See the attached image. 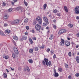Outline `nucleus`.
Wrapping results in <instances>:
<instances>
[{"label":"nucleus","instance_id":"nucleus-49","mask_svg":"<svg viewBox=\"0 0 79 79\" xmlns=\"http://www.w3.org/2000/svg\"><path fill=\"white\" fill-rule=\"evenodd\" d=\"M53 58L54 59H55L56 58V55L55 54H54L53 56Z\"/></svg>","mask_w":79,"mask_h":79},{"label":"nucleus","instance_id":"nucleus-44","mask_svg":"<svg viewBox=\"0 0 79 79\" xmlns=\"http://www.w3.org/2000/svg\"><path fill=\"white\" fill-rule=\"evenodd\" d=\"M53 27L54 29H56V25H53Z\"/></svg>","mask_w":79,"mask_h":79},{"label":"nucleus","instance_id":"nucleus-55","mask_svg":"<svg viewBox=\"0 0 79 79\" xmlns=\"http://www.w3.org/2000/svg\"><path fill=\"white\" fill-rule=\"evenodd\" d=\"M24 34H25V35H28V33H27V32H25V33H24Z\"/></svg>","mask_w":79,"mask_h":79},{"label":"nucleus","instance_id":"nucleus-63","mask_svg":"<svg viewBox=\"0 0 79 79\" xmlns=\"http://www.w3.org/2000/svg\"><path fill=\"white\" fill-rule=\"evenodd\" d=\"M72 45H74V43L73 42H72Z\"/></svg>","mask_w":79,"mask_h":79},{"label":"nucleus","instance_id":"nucleus-30","mask_svg":"<svg viewBox=\"0 0 79 79\" xmlns=\"http://www.w3.org/2000/svg\"><path fill=\"white\" fill-rule=\"evenodd\" d=\"M69 27H73V25L72 24H69Z\"/></svg>","mask_w":79,"mask_h":79},{"label":"nucleus","instance_id":"nucleus-53","mask_svg":"<svg viewBox=\"0 0 79 79\" xmlns=\"http://www.w3.org/2000/svg\"><path fill=\"white\" fill-rule=\"evenodd\" d=\"M71 76H69V79H71Z\"/></svg>","mask_w":79,"mask_h":79},{"label":"nucleus","instance_id":"nucleus-43","mask_svg":"<svg viewBox=\"0 0 79 79\" xmlns=\"http://www.w3.org/2000/svg\"><path fill=\"white\" fill-rule=\"evenodd\" d=\"M24 4L25 6H27V3L26 2H25V1H24Z\"/></svg>","mask_w":79,"mask_h":79},{"label":"nucleus","instance_id":"nucleus-42","mask_svg":"<svg viewBox=\"0 0 79 79\" xmlns=\"http://www.w3.org/2000/svg\"><path fill=\"white\" fill-rule=\"evenodd\" d=\"M75 76H76V77H79V73H76L75 74Z\"/></svg>","mask_w":79,"mask_h":79},{"label":"nucleus","instance_id":"nucleus-16","mask_svg":"<svg viewBox=\"0 0 79 79\" xmlns=\"http://www.w3.org/2000/svg\"><path fill=\"white\" fill-rule=\"evenodd\" d=\"M13 38L15 40H18V38L16 36H14Z\"/></svg>","mask_w":79,"mask_h":79},{"label":"nucleus","instance_id":"nucleus-50","mask_svg":"<svg viewBox=\"0 0 79 79\" xmlns=\"http://www.w3.org/2000/svg\"><path fill=\"white\" fill-rule=\"evenodd\" d=\"M8 26V24H6V23H4V26L5 27H6V26Z\"/></svg>","mask_w":79,"mask_h":79},{"label":"nucleus","instance_id":"nucleus-17","mask_svg":"<svg viewBox=\"0 0 79 79\" xmlns=\"http://www.w3.org/2000/svg\"><path fill=\"white\" fill-rule=\"evenodd\" d=\"M64 9L65 11L67 13L68 12V8L66 7V6H64Z\"/></svg>","mask_w":79,"mask_h":79},{"label":"nucleus","instance_id":"nucleus-1","mask_svg":"<svg viewBox=\"0 0 79 79\" xmlns=\"http://www.w3.org/2000/svg\"><path fill=\"white\" fill-rule=\"evenodd\" d=\"M10 23L12 25L18 24L19 23V20L18 19L12 21Z\"/></svg>","mask_w":79,"mask_h":79},{"label":"nucleus","instance_id":"nucleus-23","mask_svg":"<svg viewBox=\"0 0 79 79\" xmlns=\"http://www.w3.org/2000/svg\"><path fill=\"white\" fill-rule=\"evenodd\" d=\"M20 10V7H18L15 8V10L16 11H19V10Z\"/></svg>","mask_w":79,"mask_h":79},{"label":"nucleus","instance_id":"nucleus-46","mask_svg":"<svg viewBox=\"0 0 79 79\" xmlns=\"http://www.w3.org/2000/svg\"><path fill=\"white\" fill-rule=\"evenodd\" d=\"M50 48H48L46 50V51L47 52H50Z\"/></svg>","mask_w":79,"mask_h":79},{"label":"nucleus","instance_id":"nucleus-10","mask_svg":"<svg viewBox=\"0 0 79 79\" xmlns=\"http://www.w3.org/2000/svg\"><path fill=\"white\" fill-rule=\"evenodd\" d=\"M64 44V40L63 39H61V42L60 43V45L61 46H63Z\"/></svg>","mask_w":79,"mask_h":79},{"label":"nucleus","instance_id":"nucleus-62","mask_svg":"<svg viewBox=\"0 0 79 79\" xmlns=\"http://www.w3.org/2000/svg\"><path fill=\"white\" fill-rule=\"evenodd\" d=\"M10 68L12 70V71H13V70H14V68L12 69L11 68V67H10Z\"/></svg>","mask_w":79,"mask_h":79},{"label":"nucleus","instance_id":"nucleus-34","mask_svg":"<svg viewBox=\"0 0 79 79\" xmlns=\"http://www.w3.org/2000/svg\"><path fill=\"white\" fill-rule=\"evenodd\" d=\"M48 65H49V66H51V65H52V62H51V61H49L48 62Z\"/></svg>","mask_w":79,"mask_h":79},{"label":"nucleus","instance_id":"nucleus-36","mask_svg":"<svg viewBox=\"0 0 79 79\" xmlns=\"http://www.w3.org/2000/svg\"><path fill=\"white\" fill-rule=\"evenodd\" d=\"M40 48L44 49V45H42V46L40 47Z\"/></svg>","mask_w":79,"mask_h":79},{"label":"nucleus","instance_id":"nucleus-54","mask_svg":"<svg viewBox=\"0 0 79 79\" xmlns=\"http://www.w3.org/2000/svg\"><path fill=\"white\" fill-rule=\"evenodd\" d=\"M54 73H56V69H54Z\"/></svg>","mask_w":79,"mask_h":79},{"label":"nucleus","instance_id":"nucleus-61","mask_svg":"<svg viewBox=\"0 0 79 79\" xmlns=\"http://www.w3.org/2000/svg\"><path fill=\"white\" fill-rule=\"evenodd\" d=\"M57 16H60V14H58Z\"/></svg>","mask_w":79,"mask_h":79},{"label":"nucleus","instance_id":"nucleus-48","mask_svg":"<svg viewBox=\"0 0 79 79\" xmlns=\"http://www.w3.org/2000/svg\"><path fill=\"white\" fill-rule=\"evenodd\" d=\"M5 5H6V3L5 2H3L2 4V6H5Z\"/></svg>","mask_w":79,"mask_h":79},{"label":"nucleus","instance_id":"nucleus-27","mask_svg":"<svg viewBox=\"0 0 79 79\" xmlns=\"http://www.w3.org/2000/svg\"><path fill=\"white\" fill-rule=\"evenodd\" d=\"M12 57L13 58H15V57L16 56V55H15V53H12Z\"/></svg>","mask_w":79,"mask_h":79},{"label":"nucleus","instance_id":"nucleus-60","mask_svg":"<svg viewBox=\"0 0 79 79\" xmlns=\"http://www.w3.org/2000/svg\"><path fill=\"white\" fill-rule=\"evenodd\" d=\"M76 61L77 63H79V59L77 60Z\"/></svg>","mask_w":79,"mask_h":79},{"label":"nucleus","instance_id":"nucleus-33","mask_svg":"<svg viewBox=\"0 0 79 79\" xmlns=\"http://www.w3.org/2000/svg\"><path fill=\"white\" fill-rule=\"evenodd\" d=\"M47 23H44L43 24V26H44V27L47 26Z\"/></svg>","mask_w":79,"mask_h":79},{"label":"nucleus","instance_id":"nucleus-5","mask_svg":"<svg viewBox=\"0 0 79 79\" xmlns=\"http://www.w3.org/2000/svg\"><path fill=\"white\" fill-rule=\"evenodd\" d=\"M75 13L79 14V6H77L75 8Z\"/></svg>","mask_w":79,"mask_h":79},{"label":"nucleus","instance_id":"nucleus-20","mask_svg":"<svg viewBox=\"0 0 79 79\" xmlns=\"http://www.w3.org/2000/svg\"><path fill=\"white\" fill-rule=\"evenodd\" d=\"M27 38V36H26L24 35L22 36V39H23V40H26Z\"/></svg>","mask_w":79,"mask_h":79},{"label":"nucleus","instance_id":"nucleus-28","mask_svg":"<svg viewBox=\"0 0 79 79\" xmlns=\"http://www.w3.org/2000/svg\"><path fill=\"white\" fill-rule=\"evenodd\" d=\"M34 50L32 49H31L30 50H29V52H30L31 53L33 52Z\"/></svg>","mask_w":79,"mask_h":79},{"label":"nucleus","instance_id":"nucleus-64","mask_svg":"<svg viewBox=\"0 0 79 79\" xmlns=\"http://www.w3.org/2000/svg\"><path fill=\"white\" fill-rule=\"evenodd\" d=\"M46 29H49V28L48 27H46Z\"/></svg>","mask_w":79,"mask_h":79},{"label":"nucleus","instance_id":"nucleus-40","mask_svg":"<svg viewBox=\"0 0 79 79\" xmlns=\"http://www.w3.org/2000/svg\"><path fill=\"white\" fill-rule=\"evenodd\" d=\"M58 70L60 72H61V71H62V69L61 68H59Z\"/></svg>","mask_w":79,"mask_h":79},{"label":"nucleus","instance_id":"nucleus-58","mask_svg":"<svg viewBox=\"0 0 79 79\" xmlns=\"http://www.w3.org/2000/svg\"><path fill=\"white\" fill-rule=\"evenodd\" d=\"M41 30L42 31H43V30H44V27H41Z\"/></svg>","mask_w":79,"mask_h":79},{"label":"nucleus","instance_id":"nucleus-8","mask_svg":"<svg viewBox=\"0 0 79 79\" xmlns=\"http://www.w3.org/2000/svg\"><path fill=\"white\" fill-rule=\"evenodd\" d=\"M43 19L44 21L45 22L46 24H49V22H48V19L46 17H43Z\"/></svg>","mask_w":79,"mask_h":79},{"label":"nucleus","instance_id":"nucleus-25","mask_svg":"<svg viewBox=\"0 0 79 79\" xmlns=\"http://www.w3.org/2000/svg\"><path fill=\"white\" fill-rule=\"evenodd\" d=\"M35 50L36 51H38V50H39V48H38V47L36 46L35 47Z\"/></svg>","mask_w":79,"mask_h":79},{"label":"nucleus","instance_id":"nucleus-14","mask_svg":"<svg viewBox=\"0 0 79 79\" xmlns=\"http://www.w3.org/2000/svg\"><path fill=\"white\" fill-rule=\"evenodd\" d=\"M0 35H5V34L3 33V32H2V31L1 30H0Z\"/></svg>","mask_w":79,"mask_h":79},{"label":"nucleus","instance_id":"nucleus-51","mask_svg":"<svg viewBox=\"0 0 79 79\" xmlns=\"http://www.w3.org/2000/svg\"><path fill=\"white\" fill-rule=\"evenodd\" d=\"M53 23H56V19H54L53 20Z\"/></svg>","mask_w":79,"mask_h":79},{"label":"nucleus","instance_id":"nucleus-37","mask_svg":"<svg viewBox=\"0 0 79 79\" xmlns=\"http://www.w3.org/2000/svg\"><path fill=\"white\" fill-rule=\"evenodd\" d=\"M29 27L28 26H27L26 27V28L27 29V30H29Z\"/></svg>","mask_w":79,"mask_h":79},{"label":"nucleus","instance_id":"nucleus-59","mask_svg":"<svg viewBox=\"0 0 79 79\" xmlns=\"http://www.w3.org/2000/svg\"><path fill=\"white\" fill-rule=\"evenodd\" d=\"M36 38H35V37H34L33 39V40H36Z\"/></svg>","mask_w":79,"mask_h":79},{"label":"nucleus","instance_id":"nucleus-7","mask_svg":"<svg viewBox=\"0 0 79 79\" xmlns=\"http://www.w3.org/2000/svg\"><path fill=\"white\" fill-rule=\"evenodd\" d=\"M14 51L15 54L18 55V54H19V51H18V49L16 47L14 48Z\"/></svg>","mask_w":79,"mask_h":79},{"label":"nucleus","instance_id":"nucleus-4","mask_svg":"<svg viewBox=\"0 0 79 79\" xmlns=\"http://www.w3.org/2000/svg\"><path fill=\"white\" fill-rule=\"evenodd\" d=\"M35 28L37 31H40V29H41V26L38 24H37L35 25Z\"/></svg>","mask_w":79,"mask_h":79},{"label":"nucleus","instance_id":"nucleus-41","mask_svg":"<svg viewBox=\"0 0 79 79\" xmlns=\"http://www.w3.org/2000/svg\"><path fill=\"white\" fill-rule=\"evenodd\" d=\"M53 11L54 13H57V10H56V9H55Z\"/></svg>","mask_w":79,"mask_h":79},{"label":"nucleus","instance_id":"nucleus-2","mask_svg":"<svg viewBox=\"0 0 79 79\" xmlns=\"http://www.w3.org/2000/svg\"><path fill=\"white\" fill-rule=\"evenodd\" d=\"M48 60L47 58H45L44 59V60L42 62V63L44 66L45 65V63L47 66H48Z\"/></svg>","mask_w":79,"mask_h":79},{"label":"nucleus","instance_id":"nucleus-19","mask_svg":"<svg viewBox=\"0 0 79 79\" xmlns=\"http://www.w3.org/2000/svg\"><path fill=\"white\" fill-rule=\"evenodd\" d=\"M29 41L30 42L31 44H33V41H32V40L31 38H29Z\"/></svg>","mask_w":79,"mask_h":79},{"label":"nucleus","instance_id":"nucleus-38","mask_svg":"<svg viewBox=\"0 0 79 79\" xmlns=\"http://www.w3.org/2000/svg\"><path fill=\"white\" fill-rule=\"evenodd\" d=\"M65 66L66 68H68V65L66 64H65Z\"/></svg>","mask_w":79,"mask_h":79},{"label":"nucleus","instance_id":"nucleus-35","mask_svg":"<svg viewBox=\"0 0 79 79\" xmlns=\"http://www.w3.org/2000/svg\"><path fill=\"white\" fill-rule=\"evenodd\" d=\"M71 54H72V53L71 52H69L68 55L69 56H71V55H72Z\"/></svg>","mask_w":79,"mask_h":79},{"label":"nucleus","instance_id":"nucleus-3","mask_svg":"<svg viewBox=\"0 0 79 79\" xmlns=\"http://www.w3.org/2000/svg\"><path fill=\"white\" fill-rule=\"evenodd\" d=\"M36 21L39 22V24H41L42 23V18L40 17L39 16H38L36 18Z\"/></svg>","mask_w":79,"mask_h":79},{"label":"nucleus","instance_id":"nucleus-31","mask_svg":"<svg viewBox=\"0 0 79 79\" xmlns=\"http://www.w3.org/2000/svg\"><path fill=\"white\" fill-rule=\"evenodd\" d=\"M29 62L30 63H33V60L31 59H30L28 60Z\"/></svg>","mask_w":79,"mask_h":79},{"label":"nucleus","instance_id":"nucleus-56","mask_svg":"<svg viewBox=\"0 0 79 79\" xmlns=\"http://www.w3.org/2000/svg\"><path fill=\"white\" fill-rule=\"evenodd\" d=\"M76 19H79V16H77L76 17Z\"/></svg>","mask_w":79,"mask_h":79},{"label":"nucleus","instance_id":"nucleus-9","mask_svg":"<svg viewBox=\"0 0 79 79\" xmlns=\"http://www.w3.org/2000/svg\"><path fill=\"white\" fill-rule=\"evenodd\" d=\"M70 44H71V43L69 41H66L65 43V44L67 47H69L70 45Z\"/></svg>","mask_w":79,"mask_h":79},{"label":"nucleus","instance_id":"nucleus-11","mask_svg":"<svg viewBox=\"0 0 79 79\" xmlns=\"http://www.w3.org/2000/svg\"><path fill=\"white\" fill-rule=\"evenodd\" d=\"M3 58H5L6 60H8V59H9V58H10V56L4 55L3 56Z\"/></svg>","mask_w":79,"mask_h":79},{"label":"nucleus","instance_id":"nucleus-6","mask_svg":"<svg viewBox=\"0 0 79 79\" xmlns=\"http://www.w3.org/2000/svg\"><path fill=\"white\" fill-rule=\"evenodd\" d=\"M66 32V30L65 29H62L60 30L58 33L59 35H61L62 34L65 33Z\"/></svg>","mask_w":79,"mask_h":79},{"label":"nucleus","instance_id":"nucleus-52","mask_svg":"<svg viewBox=\"0 0 79 79\" xmlns=\"http://www.w3.org/2000/svg\"><path fill=\"white\" fill-rule=\"evenodd\" d=\"M77 37H79V33H77Z\"/></svg>","mask_w":79,"mask_h":79},{"label":"nucleus","instance_id":"nucleus-24","mask_svg":"<svg viewBox=\"0 0 79 79\" xmlns=\"http://www.w3.org/2000/svg\"><path fill=\"white\" fill-rule=\"evenodd\" d=\"M26 69L27 71V72H29V71H30V69H29V67L27 66L26 67Z\"/></svg>","mask_w":79,"mask_h":79},{"label":"nucleus","instance_id":"nucleus-22","mask_svg":"<svg viewBox=\"0 0 79 79\" xmlns=\"http://www.w3.org/2000/svg\"><path fill=\"white\" fill-rule=\"evenodd\" d=\"M28 21H29L28 19L27 18H26L24 20V22L25 23H28Z\"/></svg>","mask_w":79,"mask_h":79},{"label":"nucleus","instance_id":"nucleus-32","mask_svg":"<svg viewBox=\"0 0 79 79\" xmlns=\"http://www.w3.org/2000/svg\"><path fill=\"white\" fill-rule=\"evenodd\" d=\"M44 8V9H45L46 8V7H47V4H45L43 6Z\"/></svg>","mask_w":79,"mask_h":79},{"label":"nucleus","instance_id":"nucleus-47","mask_svg":"<svg viewBox=\"0 0 79 79\" xmlns=\"http://www.w3.org/2000/svg\"><path fill=\"white\" fill-rule=\"evenodd\" d=\"M31 32H32V33H34L35 32V31H34V30H32L31 31Z\"/></svg>","mask_w":79,"mask_h":79},{"label":"nucleus","instance_id":"nucleus-39","mask_svg":"<svg viewBox=\"0 0 79 79\" xmlns=\"http://www.w3.org/2000/svg\"><path fill=\"white\" fill-rule=\"evenodd\" d=\"M51 52L52 55H53V54H54V51H53V50H52L51 51Z\"/></svg>","mask_w":79,"mask_h":79},{"label":"nucleus","instance_id":"nucleus-29","mask_svg":"<svg viewBox=\"0 0 79 79\" xmlns=\"http://www.w3.org/2000/svg\"><path fill=\"white\" fill-rule=\"evenodd\" d=\"M12 10H13V9L12 8H10L8 10V11L9 12H11Z\"/></svg>","mask_w":79,"mask_h":79},{"label":"nucleus","instance_id":"nucleus-13","mask_svg":"<svg viewBox=\"0 0 79 79\" xmlns=\"http://www.w3.org/2000/svg\"><path fill=\"white\" fill-rule=\"evenodd\" d=\"M8 17L9 16L8 15H6L4 16L3 18L5 19H7L8 18Z\"/></svg>","mask_w":79,"mask_h":79},{"label":"nucleus","instance_id":"nucleus-15","mask_svg":"<svg viewBox=\"0 0 79 79\" xmlns=\"http://www.w3.org/2000/svg\"><path fill=\"white\" fill-rule=\"evenodd\" d=\"M17 1L18 0H14L11 2L12 5H15V2H17Z\"/></svg>","mask_w":79,"mask_h":79},{"label":"nucleus","instance_id":"nucleus-12","mask_svg":"<svg viewBox=\"0 0 79 79\" xmlns=\"http://www.w3.org/2000/svg\"><path fill=\"white\" fill-rule=\"evenodd\" d=\"M53 75L54 76V77H58V76H59V74L56 72L54 73Z\"/></svg>","mask_w":79,"mask_h":79},{"label":"nucleus","instance_id":"nucleus-18","mask_svg":"<svg viewBox=\"0 0 79 79\" xmlns=\"http://www.w3.org/2000/svg\"><path fill=\"white\" fill-rule=\"evenodd\" d=\"M53 39V34H51V35L50 36V38H49V39L50 40H52Z\"/></svg>","mask_w":79,"mask_h":79},{"label":"nucleus","instance_id":"nucleus-45","mask_svg":"<svg viewBox=\"0 0 79 79\" xmlns=\"http://www.w3.org/2000/svg\"><path fill=\"white\" fill-rule=\"evenodd\" d=\"M76 60H79V56L76 57Z\"/></svg>","mask_w":79,"mask_h":79},{"label":"nucleus","instance_id":"nucleus-26","mask_svg":"<svg viewBox=\"0 0 79 79\" xmlns=\"http://www.w3.org/2000/svg\"><path fill=\"white\" fill-rule=\"evenodd\" d=\"M3 75L5 78H6V77H7V75L6 74V73H4L3 74Z\"/></svg>","mask_w":79,"mask_h":79},{"label":"nucleus","instance_id":"nucleus-21","mask_svg":"<svg viewBox=\"0 0 79 79\" xmlns=\"http://www.w3.org/2000/svg\"><path fill=\"white\" fill-rule=\"evenodd\" d=\"M5 32L7 33V34H10V31L9 30H6L5 31Z\"/></svg>","mask_w":79,"mask_h":79},{"label":"nucleus","instance_id":"nucleus-57","mask_svg":"<svg viewBox=\"0 0 79 79\" xmlns=\"http://www.w3.org/2000/svg\"><path fill=\"white\" fill-rule=\"evenodd\" d=\"M13 43L15 45H16V43H15V41H14V40H13Z\"/></svg>","mask_w":79,"mask_h":79}]
</instances>
